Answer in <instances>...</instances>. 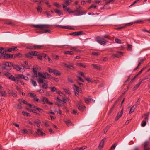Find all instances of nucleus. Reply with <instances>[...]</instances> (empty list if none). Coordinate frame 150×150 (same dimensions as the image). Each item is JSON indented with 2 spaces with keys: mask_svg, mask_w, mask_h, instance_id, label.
Returning a JSON list of instances; mask_svg holds the SVG:
<instances>
[{
  "mask_svg": "<svg viewBox=\"0 0 150 150\" xmlns=\"http://www.w3.org/2000/svg\"><path fill=\"white\" fill-rule=\"evenodd\" d=\"M115 41L117 43H120L121 42V40L117 38L115 39Z\"/></svg>",
  "mask_w": 150,
  "mask_h": 150,
  "instance_id": "13d9d810",
  "label": "nucleus"
},
{
  "mask_svg": "<svg viewBox=\"0 0 150 150\" xmlns=\"http://www.w3.org/2000/svg\"><path fill=\"white\" fill-rule=\"evenodd\" d=\"M36 135L38 136H44L45 135V134L43 133L42 131L40 129H37L36 132Z\"/></svg>",
  "mask_w": 150,
  "mask_h": 150,
  "instance_id": "1a4fd4ad",
  "label": "nucleus"
},
{
  "mask_svg": "<svg viewBox=\"0 0 150 150\" xmlns=\"http://www.w3.org/2000/svg\"><path fill=\"white\" fill-rule=\"evenodd\" d=\"M43 101L44 102H46L47 104L50 105H52L53 104L52 103L49 101L48 99L46 97L43 98Z\"/></svg>",
  "mask_w": 150,
  "mask_h": 150,
  "instance_id": "f3484780",
  "label": "nucleus"
},
{
  "mask_svg": "<svg viewBox=\"0 0 150 150\" xmlns=\"http://www.w3.org/2000/svg\"><path fill=\"white\" fill-rule=\"evenodd\" d=\"M125 28V27L124 25L123 26H122L121 27H118V28H115V29H116V30H121L122 29L124 28Z\"/></svg>",
  "mask_w": 150,
  "mask_h": 150,
  "instance_id": "603ef678",
  "label": "nucleus"
},
{
  "mask_svg": "<svg viewBox=\"0 0 150 150\" xmlns=\"http://www.w3.org/2000/svg\"><path fill=\"white\" fill-rule=\"evenodd\" d=\"M21 132L23 134H28V132L27 129H23L22 130Z\"/></svg>",
  "mask_w": 150,
  "mask_h": 150,
  "instance_id": "09e8293b",
  "label": "nucleus"
},
{
  "mask_svg": "<svg viewBox=\"0 0 150 150\" xmlns=\"http://www.w3.org/2000/svg\"><path fill=\"white\" fill-rule=\"evenodd\" d=\"M44 47L43 45H33L29 47L28 48L32 50H39L43 49Z\"/></svg>",
  "mask_w": 150,
  "mask_h": 150,
  "instance_id": "423d86ee",
  "label": "nucleus"
},
{
  "mask_svg": "<svg viewBox=\"0 0 150 150\" xmlns=\"http://www.w3.org/2000/svg\"><path fill=\"white\" fill-rule=\"evenodd\" d=\"M148 79L149 80H150V74H149L147 76L145 77L143 79V81L145 80Z\"/></svg>",
  "mask_w": 150,
  "mask_h": 150,
  "instance_id": "5fc2aeb1",
  "label": "nucleus"
},
{
  "mask_svg": "<svg viewBox=\"0 0 150 150\" xmlns=\"http://www.w3.org/2000/svg\"><path fill=\"white\" fill-rule=\"evenodd\" d=\"M32 26L36 28L35 30L36 32L38 33L42 34L47 33H50L51 32L50 30H47L49 27L48 25H32Z\"/></svg>",
  "mask_w": 150,
  "mask_h": 150,
  "instance_id": "f257e3e1",
  "label": "nucleus"
},
{
  "mask_svg": "<svg viewBox=\"0 0 150 150\" xmlns=\"http://www.w3.org/2000/svg\"><path fill=\"white\" fill-rule=\"evenodd\" d=\"M54 4L55 6L57 7L58 8H59V7L61 6V5H60L57 2H55Z\"/></svg>",
  "mask_w": 150,
  "mask_h": 150,
  "instance_id": "4d7b16f0",
  "label": "nucleus"
},
{
  "mask_svg": "<svg viewBox=\"0 0 150 150\" xmlns=\"http://www.w3.org/2000/svg\"><path fill=\"white\" fill-rule=\"evenodd\" d=\"M53 57L54 59L57 60L59 59V56L58 55H54L53 56Z\"/></svg>",
  "mask_w": 150,
  "mask_h": 150,
  "instance_id": "774afa93",
  "label": "nucleus"
},
{
  "mask_svg": "<svg viewBox=\"0 0 150 150\" xmlns=\"http://www.w3.org/2000/svg\"><path fill=\"white\" fill-rule=\"evenodd\" d=\"M22 113L23 115H26L28 117L30 116V114L29 113L26 112H23Z\"/></svg>",
  "mask_w": 150,
  "mask_h": 150,
  "instance_id": "49530a36",
  "label": "nucleus"
},
{
  "mask_svg": "<svg viewBox=\"0 0 150 150\" xmlns=\"http://www.w3.org/2000/svg\"><path fill=\"white\" fill-rule=\"evenodd\" d=\"M23 68H21L19 65H16L14 67V68L16 70L18 71H19L21 72H23L25 71L24 68L25 67L23 65H21Z\"/></svg>",
  "mask_w": 150,
  "mask_h": 150,
  "instance_id": "0eeeda50",
  "label": "nucleus"
},
{
  "mask_svg": "<svg viewBox=\"0 0 150 150\" xmlns=\"http://www.w3.org/2000/svg\"><path fill=\"white\" fill-rule=\"evenodd\" d=\"M47 70L50 73H53L54 69L49 67L47 68Z\"/></svg>",
  "mask_w": 150,
  "mask_h": 150,
  "instance_id": "864d4df0",
  "label": "nucleus"
},
{
  "mask_svg": "<svg viewBox=\"0 0 150 150\" xmlns=\"http://www.w3.org/2000/svg\"><path fill=\"white\" fill-rule=\"evenodd\" d=\"M65 122L68 127H69L72 125V123L69 120H68L67 121H65Z\"/></svg>",
  "mask_w": 150,
  "mask_h": 150,
  "instance_id": "b1692460",
  "label": "nucleus"
},
{
  "mask_svg": "<svg viewBox=\"0 0 150 150\" xmlns=\"http://www.w3.org/2000/svg\"><path fill=\"white\" fill-rule=\"evenodd\" d=\"M49 88L52 92H54L55 91H56V88L55 87H50Z\"/></svg>",
  "mask_w": 150,
  "mask_h": 150,
  "instance_id": "de8ad7c7",
  "label": "nucleus"
},
{
  "mask_svg": "<svg viewBox=\"0 0 150 150\" xmlns=\"http://www.w3.org/2000/svg\"><path fill=\"white\" fill-rule=\"evenodd\" d=\"M77 65L78 67H81L83 68H86V66L84 63H78L77 64Z\"/></svg>",
  "mask_w": 150,
  "mask_h": 150,
  "instance_id": "5701e85b",
  "label": "nucleus"
},
{
  "mask_svg": "<svg viewBox=\"0 0 150 150\" xmlns=\"http://www.w3.org/2000/svg\"><path fill=\"white\" fill-rule=\"evenodd\" d=\"M33 100H34L36 102H40V101L39 100V99L36 97H35L33 98Z\"/></svg>",
  "mask_w": 150,
  "mask_h": 150,
  "instance_id": "0e129e2a",
  "label": "nucleus"
},
{
  "mask_svg": "<svg viewBox=\"0 0 150 150\" xmlns=\"http://www.w3.org/2000/svg\"><path fill=\"white\" fill-rule=\"evenodd\" d=\"M53 73L56 75H60V73H59V71L57 70L54 69V71Z\"/></svg>",
  "mask_w": 150,
  "mask_h": 150,
  "instance_id": "4c0bfd02",
  "label": "nucleus"
},
{
  "mask_svg": "<svg viewBox=\"0 0 150 150\" xmlns=\"http://www.w3.org/2000/svg\"><path fill=\"white\" fill-rule=\"evenodd\" d=\"M36 108V110H38L40 112H41L43 111L42 109L40 108Z\"/></svg>",
  "mask_w": 150,
  "mask_h": 150,
  "instance_id": "338daca9",
  "label": "nucleus"
},
{
  "mask_svg": "<svg viewBox=\"0 0 150 150\" xmlns=\"http://www.w3.org/2000/svg\"><path fill=\"white\" fill-rule=\"evenodd\" d=\"M62 6L64 10L65 11H67L68 9L69 8L68 7L66 6L64 4H62Z\"/></svg>",
  "mask_w": 150,
  "mask_h": 150,
  "instance_id": "c03bdc74",
  "label": "nucleus"
},
{
  "mask_svg": "<svg viewBox=\"0 0 150 150\" xmlns=\"http://www.w3.org/2000/svg\"><path fill=\"white\" fill-rule=\"evenodd\" d=\"M123 110L122 109L121 110V111L120 112H119L117 116L116 117V118L115 120H117L118 119H119L122 116V114H123Z\"/></svg>",
  "mask_w": 150,
  "mask_h": 150,
  "instance_id": "a211bd4d",
  "label": "nucleus"
},
{
  "mask_svg": "<svg viewBox=\"0 0 150 150\" xmlns=\"http://www.w3.org/2000/svg\"><path fill=\"white\" fill-rule=\"evenodd\" d=\"M34 123L35 124H36V125L38 127H40V125L39 124L41 123L40 120H35V121Z\"/></svg>",
  "mask_w": 150,
  "mask_h": 150,
  "instance_id": "2f4dec72",
  "label": "nucleus"
},
{
  "mask_svg": "<svg viewBox=\"0 0 150 150\" xmlns=\"http://www.w3.org/2000/svg\"><path fill=\"white\" fill-rule=\"evenodd\" d=\"M54 11L59 16H60L62 15H63V13L60 10L55 9L54 10Z\"/></svg>",
  "mask_w": 150,
  "mask_h": 150,
  "instance_id": "412c9836",
  "label": "nucleus"
},
{
  "mask_svg": "<svg viewBox=\"0 0 150 150\" xmlns=\"http://www.w3.org/2000/svg\"><path fill=\"white\" fill-rule=\"evenodd\" d=\"M18 101L19 103L21 105H23V104H26V105H28L27 102L25 101L24 100L22 99H19L18 100Z\"/></svg>",
  "mask_w": 150,
  "mask_h": 150,
  "instance_id": "6ab92c4d",
  "label": "nucleus"
},
{
  "mask_svg": "<svg viewBox=\"0 0 150 150\" xmlns=\"http://www.w3.org/2000/svg\"><path fill=\"white\" fill-rule=\"evenodd\" d=\"M134 23H143V21L141 20H138L134 22Z\"/></svg>",
  "mask_w": 150,
  "mask_h": 150,
  "instance_id": "a18cd8bd",
  "label": "nucleus"
},
{
  "mask_svg": "<svg viewBox=\"0 0 150 150\" xmlns=\"http://www.w3.org/2000/svg\"><path fill=\"white\" fill-rule=\"evenodd\" d=\"M5 51V50L3 47L0 48V52L1 54H3Z\"/></svg>",
  "mask_w": 150,
  "mask_h": 150,
  "instance_id": "bf43d9fd",
  "label": "nucleus"
},
{
  "mask_svg": "<svg viewBox=\"0 0 150 150\" xmlns=\"http://www.w3.org/2000/svg\"><path fill=\"white\" fill-rule=\"evenodd\" d=\"M145 69L146 67H144L142 68L140 71L135 75V77H137Z\"/></svg>",
  "mask_w": 150,
  "mask_h": 150,
  "instance_id": "f704fd0d",
  "label": "nucleus"
},
{
  "mask_svg": "<svg viewBox=\"0 0 150 150\" xmlns=\"http://www.w3.org/2000/svg\"><path fill=\"white\" fill-rule=\"evenodd\" d=\"M12 64V63L8 62H4L1 64V67L3 69H5L8 70L11 69Z\"/></svg>",
  "mask_w": 150,
  "mask_h": 150,
  "instance_id": "7ed1b4c3",
  "label": "nucleus"
},
{
  "mask_svg": "<svg viewBox=\"0 0 150 150\" xmlns=\"http://www.w3.org/2000/svg\"><path fill=\"white\" fill-rule=\"evenodd\" d=\"M120 55H123V54L122 52H117V54H114L112 55V57H120Z\"/></svg>",
  "mask_w": 150,
  "mask_h": 150,
  "instance_id": "ddd939ff",
  "label": "nucleus"
},
{
  "mask_svg": "<svg viewBox=\"0 0 150 150\" xmlns=\"http://www.w3.org/2000/svg\"><path fill=\"white\" fill-rule=\"evenodd\" d=\"M92 66L94 68V69H97L98 70H100L101 69V68L98 66L97 65L94 64H92Z\"/></svg>",
  "mask_w": 150,
  "mask_h": 150,
  "instance_id": "a878e982",
  "label": "nucleus"
},
{
  "mask_svg": "<svg viewBox=\"0 0 150 150\" xmlns=\"http://www.w3.org/2000/svg\"><path fill=\"white\" fill-rule=\"evenodd\" d=\"M57 27H58L60 28H63L65 29H74V28H71V26H63L60 25H57Z\"/></svg>",
  "mask_w": 150,
  "mask_h": 150,
  "instance_id": "2eb2a0df",
  "label": "nucleus"
},
{
  "mask_svg": "<svg viewBox=\"0 0 150 150\" xmlns=\"http://www.w3.org/2000/svg\"><path fill=\"white\" fill-rule=\"evenodd\" d=\"M38 54V52L36 51H33L29 52L28 53L25 54L27 57L28 58H30V55H33L37 56Z\"/></svg>",
  "mask_w": 150,
  "mask_h": 150,
  "instance_id": "6e6552de",
  "label": "nucleus"
},
{
  "mask_svg": "<svg viewBox=\"0 0 150 150\" xmlns=\"http://www.w3.org/2000/svg\"><path fill=\"white\" fill-rule=\"evenodd\" d=\"M144 150H150V148L149 147V143L148 141H146L144 143Z\"/></svg>",
  "mask_w": 150,
  "mask_h": 150,
  "instance_id": "9d476101",
  "label": "nucleus"
},
{
  "mask_svg": "<svg viewBox=\"0 0 150 150\" xmlns=\"http://www.w3.org/2000/svg\"><path fill=\"white\" fill-rule=\"evenodd\" d=\"M8 79H11L12 81H14V80H15V79H16V78H15L13 75L11 74L9 77Z\"/></svg>",
  "mask_w": 150,
  "mask_h": 150,
  "instance_id": "a19ab883",
  "label": "nucleus"
},
{
  "mask_svg": "<svg viewBox=\"0 0 150 150\" xmlns=\"http://www.w3.org/2000/svg\"><path fill=\"white\" fill-rule=\"evenodd\" d=\"M64 91H65V92L67 93L68 94H70L71 93L70 91H69V90H68L67 89H64Z\"/></svg>",
  "mask_w": 150,
  "mask_h": 150,
  "instance_id": "69168bd1",
  "label": "nucleus"
},
{
  "mask_svg": "<svg viewBox=\"0 0 150 150\" xmlns=\"http://www.w3.org/2000/svg\"><path fill=\"white\" fill-rule=\"evenodd\" d=\"M37 9V11L38 12H41L42 10V7L39 6H38L37 7L35 8Z\"/></svg>",
  "mask_w": 150,
  "mask_h": 150,
  "instance_id": "cd10ccee",
  "label": "nucleus"
},
{
  "mask_svg": "<svg viewBox=\"0 0 150 150\" xmlns=\"http://www.w3.org/2000/svg\"><path fill=\"white\" fill-rule=\"evenodd\" d=\"M135 109V107H134V105L132 106L130 109V110L129 112V114H131L132 113L134 112Z\"/></svg>",
  "mask_w": 150,
  "mask_h": 150,
  "instance_id": "72a5a7b5",
  "label": "nucleus"
},
{
  "mask_svg": "<svg viewBox=\"0 0 150 150\" xmlns=\"http://www.w3.org/2000/svg\"><path fill=\"white\" fill-rule=\"evenodd\" d=\"M82 34V32L81 31L71 33L70 35H73L74 36H78L81 35Z\"/></svg>",
  "mask_w": 150,
  "mask_h": 150,
  "instance_id": "dca6fc26",
  "label": "nucleus"
},
{
  "mask_svg": "<svg viewBox=\"0 0 150 150\" xmlns=\"http://www.w3.org/2000/svg\"><path fill=\"white\" fill-rule=\"evenodd\" d=\"M36 76L37 77L39 76L42 78L47 79L50 78L51 76V75L47 72L42 73L40 72H39L38 73V74H36Z\"/></svg>",
  "mask_w": 150,
  "mask_h": 150,
  "instance_id": "39448f33",
  "label": "nucleus"
},
{
  "mask_svg": "<svg viewBox=\"0 0 150 150\" xmlns=\"http://www.w3.org/2000/svg\"><path fill=\"white\" fill-rule=\"evenodd\" d=\"M44 81L45 82L43 83V84L42 85V87L43 88L47 89L48 88V82L46 81Z\"/></svg>",
  "mask_w": 150,
  "mask_h": 150,
  "instance_id": "4be33fe9",
  "label": "nucleus"
},
{
  "mask_svg": "<svg viewBox=\"0 0 150 150\" xmlns=\"http://www.w3.org/2000/svg\"><path fill=\"white\" fill-rule=\"evenodd\" d=\"M72 2V1L71 0H67L65 2H64V5H66V6L69 5Z\"/></svg>",
  "mask_w": 150,
  "mask_h": 150,
  "instance_id": "ea45409f",
  "label": "nucleus"
},
{
  "mask_svg": "<svg viewBox=\"0 0 150 150\" xmlns=\"http://www.w3.org/2000/svg\"><path fill=\"white\" fill-rule=\"evenodd\" d=\"M86 146H83L82 147H81L80 148H76V150H83L86 148Z\"/></svg>",
  "mask_w": 150,
  "mask_h": 150,
  "instance_id": "37998d69",
  "label": "nucleus"
},
{
  "mask_svg": "<svg viewBox=\"0 0 150 150\" xmlns=\"http://www.w3.org/2000/svg\"><path fill=\"white\" fill-rule=\"evenodd\" d=\"M105 140V138H104L101 141L98 148V150H100L101 149H102L104 145V143Z\"/></svg>",
  "mask_w": 150,
  "mask_h": 150,
  "instance_id": "9b49d317",
  "label": "nucleus"
},
{
  "mask_svg": "<svg viewBox=\"0 0 150 150\" xmlns=\"http://www.w3.org/2000/svg\"><path fill=\"white\" fill-rule=\"evenodd\" d=\"M18 78V77L16 78L15 79V80H14V81H15L17 83L20 84V83H21L18 79H17Z\"/></svg>",
  "mask_w": 150,
  "mask_h": 150,
  "instance_id": "e2e57ef3",
  "label": "nucleus"
},
{
  "mask_svg": "<svg viewBox=\"0 0 150 150\" xmlns=\"http://www.w3.org/2000/svg\"><path fill=\"white\" fill-rule=\"evenodd\" d=\"M18 78H21L22 79H25L26 80L28 81V80L29 79L27 77H26L25 76L22 74H19L17 75Z\"/></svg>",
  "mask_w": 150,
  "mask_h": 150,
  "instance_id": "f8f14e48",
  "label": "nucleus"
},
{
  "mask_svg": "<svg viewBox=\"0 0 150 150\" xmlns=\"http://www.w3.org/2000/svg\"><path fill=\"white\" fill-rule=\"evenodd\" d=\"M117 142H115L111 146L110 149L111 150H114L116 148L117 145Z\"/></svg>",
  "mask_w": 150,
  "mask_h": 150,
  "instance_id": "473e14b6",
  "label": "nucleus"
},
{
  "mask_svg": "<svg viewBox=\"0 0 150 150\" xmlns=\"http://www.w3.org/2000/svg\"><path fill=\"white\" fill-rule=\"evenodd\" d=\"M91 100V99L90 98H89V99H88L86 98H84V100H85V101L87 104H88L89 103V100Z\"/></svg>",
  "mask_w": 150,
  "mask_h": 150,
  "instance_id": "8fccbe9b",
  "label": "nucleus"
},
{
  "mask_svg": "<svg viewBox=\"0 0 150 150\" xmlns=\"http://www.w3.org/2000/svg\"><path fill=\"white\" fill-rule=\"evenodd\" d=\"M0 93L3 96L6 97L7 96V95L5 91H0Z\"/></svg>",
  "mask_w": 150,
  "mask_h": 150,
  "instance_id": "c9c22d12",
  "label": "nucleus"
},
{
  "mask_svg": "<svg viewBox=\"0 0 150 150\" xmlns=\"http://www.w3.org/2000/svg\"><path fill=\"white\" fill-rule=\"evenodd\" d=\"M149 115V113L148 112L144 114L142 116V117L144 118V120H146L147 121H148V117Z\"/></svg>",
  "mask_w": 150,
  "mask_h": 150,
  "instance_id": "4468645a",
  "label": "nucleus"
},
{
  "mask_svg": "<svg viewBox=\"0 0 150 150\" xmlns=\"http://www.w3.org/2000/svg\"><path fill=\"white\" fill-rule=\"evenodd\" d=\"M147 121L146 120H143L142 121L141 123V125L142 127L145 126L146 125Z\"/></svg>",
  "mask_w": 150,
  "mask_h": 150,
  "instance_id": "c756f323",
  "label": "nucleus"
},
{
  "mask_svg": "<svg viewBox=\"0 0 150 150\" xmlns=\"http://www.w3.org/2000/svg\"><path fill=\"white\" fill-rule=\"evenodd\" d=\"M104 38H108L109 39L108 37L104 36L102 37H98L96 38V41L99 44L102 45H104L106 44V41L104 40Z\"/></svg>",
  "mask_w": 150,
  "mask_h": 150,
  "instance_id": "20e7f679",
  "label": "nucleus"
},
{
  "mask_svg": "<svg viewBox=\"0 0 150 150\" xmlns=\"http://www.w3.org/2000/svg\"><path fill=\"white\" fill-rule=\"evenodd\" d=\"M73 86L74 87V89H76V90L79 93H80L81 92V88H79L78 86H76L75 85H74Z\"/></svg>",
  "mask_w": 150,
  "mask_h": 150,
  "instance_id": "bb28decb",
  "label": "nucleus"
},
{
  "mask_svg": "<svg viewBox=\"0 0 150 150\" xmlns=\"http://www.w3.org/2000/svg\"><path fill=\"white\" fill-rule=\"evenodd\" d=\"M82 9L81 7L80 6H79L77 8L76 10H74V11H72L69 8L67 11L69 14H70L71 13H75L74 15L75 16H80L81 15L83 14H85L86 13V11H80Z\"/></svg>",
  "mask_w": 150,
  "mask_h": 150,
  "instance_id": "f03ea898",
  "label": "nucleus"
},
{
  "mask_svg": "<svg viewBox=\"0 0 150 150\" xmlns=\"http://www.w3.org/2000/svg\"><path fill=\"white\" fill-rule=\"evenodd\" d=\"M64 53L66 54L72 55L73 54V52L71 51H65L64 52Z\"/></svg>",
  "mask_w": 150,
  "mask_h": 150,
  "instance_id": "e433bc0d",
  "label": "nucleus"
},
{
  "mask_svg": "<svg viewBox=\"0 0 150 150\" xmlns=\"http://www.w3.org/2000/svg\"><path fill=\"white\" fill-rule=\"evenodd\" d=\"M6 23V24L10 25H12V26L14 25V23L13 22H11V21H10Z\"/></svg>",
  "mask_w": 150,
  "mask_h": 150,
  "instance_id": "680f3d73",
  "label": "nucleus"
},
{
  "mask_svg": "<svg viewBox=\"0 0 150 150\" xmlns=\"http://www.w3.org/2000/svg\"><path fill=\"white\" fill-rule=\"evenodd\" d=\"M78 73L81 76H83L84 78L86 77V76H85L84 73L83 72L81 71H79L78 72Z\"/></svg>",
  "mask_w": 150,
  "mask_h": 150,
  "instance_id": "6e6d98bb",
  "label": "nucleus"
},
{
  "mask_svg": "<svg viewBox=\"0 0 150 150\" xmlns=\"http://www.w3.org/2000/svg\"><path fill=\"white\" fill-rule=\"evenodd\" d=\"M30 80L32 85L34 87L36 86L37 85L36 81L33 79H31Z\"/></svg>",
  "mask_w": 150,
  "mask_h": 150,
  "instance_id": "7c9ffc66",
  "label": "nucleus"
},
{
  "mask_svg": "<svg viewBox=\"0 0 150 150\" xmlns=\"http://www.w3.org/2000/svg\"><path fill=\"white\" fill-rule=\"evenodd\" d=\"M11 75V74L8 72H7L4 74V75L6 76L8 78Z\"/></svg>",
  "mask_w": 150,
  "mask_h": 150,
  "instance_id": "052dcab7",
  "label": "nucleus"
},
{
  "mask_svg": "<svg viewBox=\"0 0 150 150\" xmlns=\"http://www.w3.org/2000/svg\"><path fill=\"white\" fill-rule=\"evenodd\" d=\"M143 80H142L139 83L136 85L134 86V87L133 88V90H136L139 86V85L142 83Z\"/></svg>",
  "mask_w": 150,
  "mask_h": 150,
  "instance_id": "393cba45",
  "label": "nucleus"
},
{
  "mask_svg": "<svg viewBox=\"0 0 150 150\" xmlns=\"http://www.w3.org/2000/svg\"><path fill=\"white\" fill-rule=\"evenodd\" d=\"M44 13L47 15V17L48 18H50L51 17V14H50L47 12L45 11L44 12Z\"/></svg>",
  "mask_w": 150,
  "mask_h": 150,
  "instance_id": "3c124183",
  "label": "nucleus"
},
{
  "mask_svg": "<svg viewBox=\"0 0 150 150\" xmlns=\"http://www.w3.org/2000/svg\"><path fill=\"white\" fill-rule=\"evenodd\" d=\"M133 24H134V22L126 23L124 25L125 26V27H126L127 26L131 25H132Z\"/></svg>",
  "mask_w": 150,
  "mask_h": 150,
  "instance_id": "79ce46f5",
  "label": "nucleus"
},
{
  "mask_svg": "<svg viewBox=\"0 0 150 150\" xmlns=\"http://www.w3.org/2000/svg\"><path fill=\"white\" fill-rule=\"evenodd\" d=\"M82 104H83L81 103H80V105L78 107L79 110L81 111H83L85 108V107L84 106H82Z\"/></svg>",
  "mask_w": 150,
  "mask_h": 150,
  "instance_id": "aec40b11",
  "label": "nucleus"
},
{
  "mask_svg": "<svg viewBox=\"0 0 150 150\" xmlns=\"http://www.w3.org/2000/svg\"><path fill=\"white\" fill-rule=\"evenodd\" d=\"M10 55L9 54H5L3 55V58L5 59H8L10 58Z\"/></svg>",
  "mask_w": 150,
  "mask_h": 150,
  "instance_id": "c85d7f7f",
  "label": "nucleus"
},
{
  "mask_svg": "<svg viewBox=\"0 0 150 150\" xmlns=\"http://www.w3.org/2000/svg\"><path fill=\"white\" fill-rule=\"evenodd\" d=\"M44 81L45 80H43L40 78H39L38 79V81L39 83H43L45 82Z\"/></svg>",
  "mask_w": 150,
  "mask_h": 150,
  "instance_id": "58836bf2",
  "label": "nucleus"
}]
</instances>
